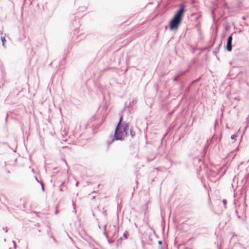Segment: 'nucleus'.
<instances>
[{"instance_id":"1","label":"nucleus","mask_w":249,"mask_h":249,"mask_svg":"<svg viewBox=\"0 0 249 249\" xmlns=\"http://www.w3.org/2000/svg\"><path fill=\"white\" fill-rule=\"evenodd\" d=\"M179 8L177 11L172 19L170 21L169 29L172 31L177 29L180 24L185 12V4L182 2L179 5Z\"/></svg>"},{"instance_id":"2","label":"nucleus","mask_w":249,"mask_h":249,"mask_svg":"<svg viewBox=\"0 0 249 249\" xmlns=\"http://www.w3.org/2000/svg\"><path fill=\"white\" fill-rule=\"evenodd\" d=\"M124 135L122 132V128L121 126H116L113 138L112 139L111 141H108L107 143L108 145L111 144L114 141H123L124 139Z\"/></svg>"},{"instance_id":"3","label":"nucleus","mask_w":249,"mask_h":249,"mask_svg":"<svg viewBox=\"0 0 249 249\" xmlns=\"http://www.w3.org/2000/svg\"><path fill=\"white\" fill-rule=\"evenodd\" d=\"M236 32H234L231 35H230L227 39V42L226 46V49L228 52H231L232 49V35L235 34Z\"/></svg>"},{"instance_id":"4","label":"nucleus","mask_w":249,"mask_h":249,"mask_svg":"<svg viewBox=\"0 0 249 249\" xmlns=\"http://www.w3.org/2000/svg\"><path fill=\"white\" fill-rule=\"evenodd\" d=\"M122 128V132L124 136L128 135V131L129 129V124L125 122H123L121 125Z\"/></svg>"},{"instance_id":"5","label":"nucleus","mask_w":249,"mask_h":249,"mask_svg":"<svg viewBox=\"0 0 249 249\" xmlns=\"http://www.w3.org/2000/svg\"><path fill=\"white\" fill-rule=\"evenodd\" d=\"M106 227H107V225H104V234L105 235V236H106L107 240V242L109 244H111L113 243V241L112 240H111L109 237H108V236L107 235V233L106 232Z\"/></svg>"},{"instance_id":"6","label":"nucleus","mask_w":249,"mask_h":249,"mask_svg":"<svg viewBox=\"0 0 249 249\" xmlns=\"http://www.w3.org/2000/svg\"><path fill=\"white\" fill-rule=\"evenodd\" d=\"M189 71H190L189 69H187L184 71H178L177 75H178V77H181L182 76L184 75L187 73H188Z\"/></svg>"},{"instance_id":"7","label":"nucleus","mask_w":249,"mask_h":249,"mask_svg":"<svg viewBox=\"0 0 249 249\" xmlns=\"http://www.w3.org/2000/svg\"><path fill=\"white\" fill-rule=\"evenodd\" d=\"M222 42L221 41L220 43L218 45V46L215 48L214 50L213 51V53L215 54H216L219 51V48L220 46L222 45Z\"/></svg>"},{"instance_id":"8","label":"nucleus","mask_w":249,"mask_h":249,"mask_svg":"<svg viewBox=\"0 0 249 249\" xmlns=\"http://www.w3.org/2000/svg\"><path fill=\"white\" fill-rule=\"evenodd\" d=\"M123 115H121L120 117L119 122L116 126H121V124L122 122H123Z\"/></svg>"},{"instance_id":"9","label":"nucleus","mask_w":249,"mask_h":249,"mask_svg":"<svg viewBox=\"0 0 249 249\" xmlns=\"http://www.w3.org/2000/svg\"><path fill=\"white\" fill-rule=\"evenodd\" d=\"M123 240V237H121L119 239H118V240L116 242V246L118 247L120 246L122 243V241Z\"/></svg>"},{"instance_id":"10","label":"nucleus","mask_w":249,"mask_h":249,"mask_svg":"<svg viewBox=\"0 0 249 249\" xmlns=\"http://www.w3.org/2000/svg\"><path fill=\"white\" fill-rule=\"evenodd\" d=\"M87 9V7L86 6H81V7H79L78 8V10L79 11H81V12H83L84 11H85Z\"/></svg>"},{"instance_id":"11","label":"nucleus","mask_w":249,"mask_h":249,"mask_svg":"<svg viewBox=\"0 0 249 249\" xmlns=\"http://www.w3.org/2000/svg\"><path fill=\"white\" fill-rule=\"evenodd\" d=\"M1 42H2V46L5 48L4 44H5V42L6 41V39H5V37L4 36H1Z\"/></svg>"},{"instance_id":"12","label":"nucleus","mask_w":249,"mask_h":249,"mask_svg":"<svg viewBox=\"0 0 249 249\" xmlns=\"http://www.w3.org/2000/svg\"><path fill=\"white\" fill-rule=\"evenodd\" d=\"M130 133L132 138H133L135 136V132H134L132 129L130 130Z\"/></svg>"},{"instance_id":"13","label":"nucleus","mask_w":249,"mask_h":249,"mask_svg":"<svg viewBox=\"0 0 249 249\" xmlns=\"http://www.w3.org/2000/svg\"><path fill=\"white\" fill-rule=\"evenodd\" d=\"M64 186V182H63L61 183V184L59 187V191H62Z\"/></svg>"},{"instance_id":"14","label":"nucleus","mask_w":249,"mask_h":249,"mask_svg":"<svg viewBox=\"0 0 249 249\" xmlns=\"http://www.w3.org/2000/svg\"><path fill=\"white\" fill-rule=\"evenodd\" d=\"M127 235H128V232L127 231H125L124 233H123V236L124 237V238L125 239H127Z\"/></svg>"},{"instance_id":"15","label":"nucleus","mask_w":249,"mask_h":249,"mask_svg":"<svg viewBox=\"0 0 249 249\" xmlns=\"http://www.w3.org/2000/svg\"><path fill=\"white\" fill-rule=\"evenodd\" d=\"M222 202H223V204H224V205L225 208H226V205H227V200H226V199H223V200H222Z\"/></svg>"},{"instance_id":"16","label":"nucleus","mask_w":249,"mask_h":249,"mask_svg":"<svg viewBox=\"0 0 249 249\" xmlns=\"http://www.w3.org/2000/svg\"><path fill=\"white\" fill-rule=\"evenodd\" d=\"M236 136H236V135H235V134H233V135H232L231 136V138L232 140H235V138H236Z\"/></svg>"},{"instance_id":"17","label":"nucleus","mask_w":249,"mask_h":249,"mask_svg":"<svg viewBox=\"0 0 249 249\" xmlns=\"http://www.w3.org/2000/svg\"><path fill=\"white\" fill-rule=\"evenodd\" d=\"M178 75H177L174 78L173 81L174 82L178 81Z\"/></svg>"},{"instance_id":"18","label":"nucleus","mask_w":249,"mask_h":249,"mask_svg":"<svg viewBox=\"0 0 249 249\" xmlns=\"http://www.w3.org/2000/svg\"><path fill=\"white\" fill-rule=\"evenodd\" d=\"M72 206H73V209H74V213H76V210H75V204H74V202H72Z\"/></svg>"},{"instance_id":"19","label":"nucleus","mask_w":249,"mask_h":249,"mask_svg":"<svg viewBox=\"0 0 249 249\" xmlns=\"http://www.w3.org/2000/svg\"><path fill=\"white\" fill-rule=\"evenodd\" d=\"M198 80H199V79H196V80H194V81H193L192 82V84H195V83H196Z\"/></svg>"},{"instance_id":"20","label":"nucleus","mask_w":249,"mask_h":249,"mask_svg":"<svg viewBox=\"0 0 249 249\" xmlns=\"http://www.w3.org/2000/svg\"><path fill=\"white\" fill-rule=\"evenodd\" d=\"M13 244H14V248H15V249H16V244L15 241H13Z\"/></svg>"},{"instance_id":"21","label":"nucleus","mask_w":249,"mask_h":249,"mask_svg":"<svg viewBox=\"0 0 249 249\" xmlns=\"http://www.w3.org/2000/svg\"><path fill=\"white\" fill-rule=\"evenodd\" d=\"M3 230L5 231V232H7L8 231V229L6 227L3 228Z\"/></svg>"},{"instance_id":"22","label":"nucleus","mask_w":249,"mask_h":249,"mask_svg":"<svg viewBox=\"0 0 249 249\" xmlns=\"http://www.w3.org/2000/svg\"><path fill=\"white\" fill-rule=\"evenodd\" d=\"M41 189L44 192V184H42V186H41Z\"/></svg>"},{"instance_id":"23","label":"nucleus","mask_w":249,"mask_h":249,"mask_svg":"<svg viewBox=\"0 0 249 249\" xmlns=\"http://www.w3.org/2000/svg\"><path fill=\"white\" fill-rule=\"evenodd\" d=\"M210 209H211V210H212V212H213L214 213H216L213 210V208L212 206H210Z\"/></svg>"},{"instance_id":"24","label":"nucleus","mask_w":249,"mask_h":249,"mask_svg":"<svg viewBox=\"0 0 249 249\" xmlns=\"http://www.w3.org/2000/svg\"><path fill=\"white\" fill-rule=\"evenodd\" d=\"M158 244H159V245H162V241H160V240L159 241H158Z\"/></svg>"},{"instance_id":"25","label":"nucleus","mask_w":249,"mask_h":249,"mask_svg":"<svg viewBox=\"0 0 249 249\" xmlns=\"http://www.w3.org/2000/svg\"><path fill=\"white\" fill-rule=\"evenodd\" d=\"M35 179H36V180L38 182L39 181V180L38 179L37 177L35 176Z\"/></svg>"},{"instance_id":"26","label":"nucleus","mask_w":249,"mask_h":249,"mask_svg":"<svg viewBox=\"0 0 249 249\" xmlns=\"http://www.w3.org/2000/svg\"><path fill=\"white\" fill-rule=\"evenodd\" d=\"M38 182L40 184V185H41V186H42V184H44V183H43V182H42V181H39Z\"/></svg>"},{"instance_id":"27","label":"nucleus","mask_w":249,"mask_h":249,"mask_svg":"<svg viewBox=\"0 0 249 249\" xmlns=\"http://www.w3.org/2000/svg\"><path fill=\"white\" fill-rule=\"evenodd\" d=\"M38 182L40 184V185H41V186H42V184H44V183H43V182H42V181H39Z\"/></svg>"},{"instance_id":"28","label":"nucleus","mask_w":249,"mask_h":249,"mask_svg":"<svg viewBox=\"0 0 249 249\" xmlns=\"http://www.w3.org/2000/svg\"><path fill=\"white\" fill-rule=\"evenodd\" d=\"M78 182H76V184H75L76 186H78Z\"/></svg>"},{"instance_id":"29","label":"nucleus","mask_w":249,"mask_h":249,"mask_svg":"<svg viewBox=\"0 0 249 249\" xmlns=\"http://www.w3.org/2000/svg\"><path fill=\"white\" fill-rule=\"evenodd\" d=\"M7 117H8V116H7H7H6V118H5V121H7Z\"/></svg>"},{"instance_id":"30","label":"nucleus","mask_w":249,"mask_h":249,"mask_svg":"<svg viewBox=\"0 0 249 249\" xmlns=\"http://www.w3.org/2000/svg\"><path fill=\"white\" fill-rule=\"evenodd\" d=\"M203 186H204V187H206V185H205V184H203Z\"/></svg>"},{"instance_id":"31","label":"nucleus","mask_w":249,"mask_h":249,"mask_svg":"<svg viewBox=\"0 0 249 249\" xmlns=\"http://www.w3.org/2000/svg\"><path fill=\"white\" fill-rule=\"evenodd\" d=\"M27 0H24V2L26 1Z\"/></svg>"}]
</instances>
